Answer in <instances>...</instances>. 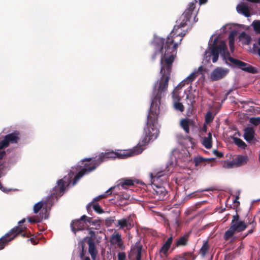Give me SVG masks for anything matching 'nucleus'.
<instances>
[{
  "instance_id": "nucleus-33",
  "label": "nucleus",
  "mask_w": 260,
  "mask_h": 260,
  "mask_svg": "<svg viewBox=\"0 0 260 260\" xmlns=\"http://www.w3.org/2000/svg\"><path fill=\"white\" fill-rule=\"evenodd\" d=\"M240 37L243 39L245 41V44H249L251 41V37L246 34L245 32H242L240 34Z\"/></svg>"
},
{
  "instance_id": "nucleus-15",
  "label": "nucleus",
  "mask_w": 260,
  "mask_h": 260,
  "mask_svg": "<svg viewBox=\"0 0 260 260\" xmlns=\"http://www.w3.org/2000/svg\"><path fill=\"white\" fill-rule=\"evenodd\" d=\"M194 122L192 120L189 118H183L180 121V125L186 133H189V126L193 125Z\"/></svg>"
},
{
  "instance_id": "nucleus-59",
  "label": "nucleus",
  "mask_w": 260,
  "mask_h": 260,
  "mask_svg": "<svg viewBox=\"0 0 260 260\" xmlns=\"http://www.w3.org/2000/svg\"><path fill=\"white\" fill-rule=\"evenodd\" d=\"M207 126L206 125H204L203 127V131L206 132L207 131Z\"/></svg>"
},
{
  "instance_id": "nucleus-24",
  "label": "nucleus",
  "mask_w": 260,
  "mask_h": 260,
  "mask_svg": "<svg viewBox=\"0 0 260 260\" xmlns=\"http://www.w3.org/2000/svg\"><path fill=\"white\" fill-rule=\"evenodd\" d=\"M87 223H89L93 226L92 229L99 230L101 228V221L100 220L93 219L92 217H88L86 219Z\"/></svg>"
},
{
  "instance_id": "nucleus-36",
  "label": "nucleus",
  "mask_w": 260,
  "mask_h": 260,
  "mask_svg": "<svg viewBox=\"0 0 260 260\" xmlns=\"http://www.w3.org/2000/svg\"><path fill=\"white\" fill-rule=\"evenodd\" d=\"M214 116L211 111H208L205 116V121L207 123H210L213 121Z\"/></svg>"
},
{
  "instance_id": "nucleus-30",
  "label": "nucleus",
  "mask_w": 260,
  "mask_h": 260,
  "mask_svg": "<svg viewBox=\"0 0 260 260\" xmlns=\"http://www.w3.org/2000/svg\"><path fill=\"white\" fill-rule=\"evenodd\" d=\"M183 260H195L196 255L191 252H185L182 253Z\"/></svg>"
},
{
  "instance_id": "nucleus-52",
  "label": "nucleus",
  "mask_w": 260,
  "mask_h": 260,
  "mask_svg": "<svg viewBox=\"0 0 260 260\" xmlns=\"http://www.w3.org/2000/svg\"><path fill=\"white\" fill-rule=\"evenodd\" d=\"M116 244H117L118 247L121 249H123L124 248V246L123 245V243L122 241V239L120 240V242H117L116 243Z\"/></svg>"
},
{
  "instance_id": "nucleus-31",
  "label": "nucleus",
  "mask_w": 260,
  "mask_h": 260,
  "mask_svg": "<svg viewBox=\"0 0 260 260\" xmlns=\"http://www.w3.org/2000/svg\"><path fill=\"white\" fill-rule=\"evenodd\" d=\"M234 143L239 147L245 148L246 147V144L241 139L238 138H234Z\"/></svg>"
},
{
  "instance_id": "nucleus-62",
  "label": "nucleus",
  "mask_w": 260,
  "mask_h": 260,
  "mask_svg": "<svg viewBox=\"0 0 260 260\" xmlns=\"http://www.w3.org/2000/svg\"><path fill=\"white\" fill-rule=\"evenodd\" d=\"M202 69H203V68H202V67L201 66L199 68L198 70H199V71L201 72L202 71Z\"/></svg>"
},
{
  "instance_id": "nucleus-2",
  "label": "nucleus",
  "mask_w": 260,
  "mask_h": 260,
  "mask_svg": "<svg viewBox=\"0 0 260 260\" xmlns=\"http://www.w3.org/2000/svg\"><path fill=\"white\" fill-rule=\"evenodd\" d=\"M196 8V5L191 3L184 13L180 16L179 19L176 21L177 24L174 26V29L168 36L166 40L162 38H156L154 45L162 53V56L174 61L177 54L178 46L181 44L185 32L178 33L179 28L183 27L187 25V22L193 15Z\"/></svg>"
},
{
  "instance_id": "nucleus-43",
  "label": "nucleus",
  "mask_w": 260,
  "mask_h": 260,
  "mask_svg": "<svg viewBox=\"0 0 260 260\" xmlns=\"http://www.w3.org/2000/svg\"><path fill=\"white\" fill-rule=\"evenodd\" d=\"M118 260H125L126 254L124 252H119L117 255Z\"/></svg>"
},
{
  "instance_id": "nucleus-23",
  "label": "nucleus",
  "mask_w": 260,
  "mask_h": 260,
  "mask_svg": "<svg viewBox=\"0 0 260 260\" xmlns=\"http://www.w3.org/2000/svg\"><path fill=\"white\" fill-rule=\"evenodd\" d=\"M118 186H121L123 188H126L128 186L134 185L135 181L131 179H123L120 181Z\"/></svg>"
},
{
  "instance_id": "nucleus-13",
  "label": "nucleus",
  "mask_w": 260,
  "mask_h": 260,
  "mask_svg": "<svg viewBox=\"0 0 260 260\" xmlns=\"http://www.w3.org/2000/svg\"><path fill=\"white\" fill-rule=\"evenodd\" d=\"M153 193L158 196V200H164L167 194V191L164 186L154 184Z\"/></svg>"
},
{
  "instance_id": "nucleus-19",
  "label": "nucleus",
  "mask_w": 260,
  "mask_h": 260,
  "mask_svg": "<svg viewBox=\"0 0 260 260\" xmlns=\"http://www.w3.org/2000/svg\"><path fill=\"white\" fill-rule=\"evenodd\" d=\"M237 11L239 13H241L245 17H248L250 15V11L248 7L244 4H239L236 7Z\"/></svg>"
},
{
  "instance_id": "nucleus-3",
  "label": "nucleus",
  "mask_w": 260,
  "mask_h": 260,
  "mask_svg": "<svg viewBox=\"0 0 260 260\" xmlns=\"http://www.w3.org/2000/svg\"><path fill=\"white\" fill-rule=\"evenodd\" d=\"M142 138L139 143V147H136L133 150H117V151H109L100 153L98 157L92 161V165L88 163H85L83 168L76 174L74 177L72 185L74 186L78 182L79 180L82 178L84 175L88 174L94 171L96 168L100 165L103 162L108 160L109 159H115L118 158L120 159H124L131 156L133 155L140 154L142 152L143 148L142 147L148 144L149 142L146 144H142Z\"/></svg>"
},
{
  "instance_id": "nucleus-64",
  "label": "nucleus",
  "mask_w": 260,
  "mask_h": 260,
  "mask_svg": "<svg viewBox=\"0 0 260 260\" xmlns=\"http://www.w3.org/2000/svg\"><path fill=\"white\" fill-rule=\"evenodd\" d=\"M189 98H191V96H189V95H187V96H186V98L188 99Z\"/></svg>"
},
{
  "instance_id": "nucleus-40",
  "label": "nucleus",
  "mask_w": 260,
  "mask_h": 260,
  "mask_svg": "<svg viewBox=\"0 0 260 260\" xmlns=\"http://www.w3.org/2000/svg\"><path fill=\"white\" fill-rule=\"evenodd\" d=\"M254 29L258 33H260V21H256L253 22Z\"/></svg>"
},
{
  "instance_id": "nucleus-54",
  "label": "nucleus",
  "mask_w": 260,
  "mask_h": 260,
  "mask_svg": "<svg viewBox=\"0 0 260 260\" xmlns=\"http://www.w3.org/2000/svg\"><path fill=\"white\" fill-rule=\"evenodd\" d=\"M212 55L213 56L212 62L213 63H215L217 61V60L218 59L219 54H215V55Z\"/></svg>"
},
{
  "instance_id": "nucleus-58",
  "label": "nucleus",
  "mask_w": 260,
  "mask_h": 260,
  "mask_svg": "<svg viewBox=\"0 0 260 260\" xmlns=\"http://www.w3.org/2000/svg\"><path fill=\"white\" fill-rule=\"evenodd\" d=\"M25 221V219H23L21 220H20V221H19L18 223L19 224H21L23 223Z\"/></svg>"
},
{
  "instance_id": "nucleus-35",
  "label": "nucleus",
  "mask_w": 260,
  "mask_h": 260,
  "mask_svg": "<svg viewBox=\"0 0 260 260\" xmlns=\"http://www.w3.org/2000/svg\"><path fill=\"white\" fill-rule=\"evenodd\" d=\"M235 167H236V163H235L234 159L232 161H225L223 165V168H227V169L233 168Z\"/></svg>"
},
{
  "instance_id": "nucleus-17",
  "label": "nucleus",
  "mask_w": 260,
  "mask_h": 260,
  "mask_svg": "<svg viewBox=\"0 0 260 260\" xmlns=\"http://www.w3.org/2000/svg\"><path fill=\"white\" fill-rule=\"evenodd\" d=\"M248 222H247V225L249 224L250 226V229L247 231V233L246 234H245L243 238H245L247 237L248 235L251 234L254 232L256 226V222L255 220L254 217L252 216H249L248 218Z\"/></svg>"
},
{
  "instance_id": "nucleus-61",
  "label": "nucleus",
  "mask_w": 260,
  "mask_h": 260,
  "mask_svg": "<svg viewBox=\"0 0 260 260\" xmlns=\"http://www.w3.org/2000/svg\"><path fill=\"white\" fill-rule=\"evenodd\" d=\"M257 54L260 56V48H258L257 50Z\"/></svg>"
},
{
  "instance_id": "nucleus-55",
  "label": "nucleus",
  "mask_w": 260,
  "mask_h": 260,
  "mask_svg": "<svg viewBox=\"0 0 260 260\" xmlns=\"http://www.w3.org/2000/svg\"><path fill=\"white\" fill-rule=\"evenodd\" d=\"M207 2V0H199L200 5L205 4Z\"/></svg>"
},
{
  "instance_id": "nucleus-5",
  "label": "nucleus",
  "mask_w": 260,
  "mask_h": 260,
  "mask_svg": "<svg viewBox=\"0 0 260 260\" xmlns=\"http://www.w3.org/2000/svg\"><path fill=\"white\" fill-rule=\"evenodd\" d=\"M219 53L221 54L223 59L225 60L226 63L229 64L226 61L228 60L241 70L248 73L254 74L257 72L256 69L250 64L231 57L228 50L227 46L224 42H221L218 45H214L211 48V55Z\"/></svg>"
},
{
  "instance_id": "nucleus-7",
  "label": "nucleus",
  "mask_w": 260,
  "mask_h": 260,
  "mask_svg": "<svg viewBox=\"0 0 260 260\" xmlns=\"http://www.w3.org/2000/svg\"><path fill=\"white\" fill-rule=\"evenodd\" d=\"M26 228L20 225L11 229L8 233L0 238V250L4 248L6 245L13 240L17 235H20L23 237H28L27 234L24 230Z\"/></svg>"
},
{
  "instance_id": "nucleus-38",
  "label": "nucleus",
  "mask_w": 260,
  "mask_h": 260,
  "mask_svg": "<svg viewBox=\"0 0 260 260\" xmlns=\"http://www.w3.org/2000/svg\"><path fill=\"white\" fill-rule=\"evenodd\" d=\"M155 40V39H154V41H153V45L155 47V52L153 53V54L151 56V60L152 61H154L155 60V59L156 58L157 55L159 54V53H161V57H160V59L161 58V56H162V53L159 51V50L156 47V46L154 45V41Z\"/></svg>"
},
{
  "instance_id": "nucleus-27",
  "label": "nucleus",
  "mask_w": 260,
  "mask_h": 260,
  "mask_svg": "<svg viewBox=\"0 0 260 260\" xmlns=\"http://www.w3.org/2000/svg\"><path fill=\"white\" fill-rule=\"evenodd\" d=\"M209 249V245L208 241H205L203 243L202 246L200 249L199 253L203 256L204 257L207 254Z\"/></svg>"
},
{
  "instance_id": "nucleus-47",
  "label": "nucleus",
  "mask_w": 260,
  "mask_h": 260,
  "mask_svg": "<svg viewBox=\"0 0 260 260\" xmlns=\"http://www.w3.org/2000/svg\"><path fill=\"white\" fill-rule=\"evenodd\" d=\"M182 254L175 255L171 260H183Z\"/></svg>"
},
{
  "instance_id": "nucleus-16",
  "label": "nucleus",
  "mask_w": 260,
  "mask_h": 260,
  "mask_svg": "<svg viewBox=\"0 0 260 260\" xmlns=\"http://www.w3.org/2000/svg\"><path fill=\"white\" fill-rule=\"evenodd\" d=\"M244 139L248 142H251L253 140L255 134L253 128L252 127H247L244 129Z\"/></svg>"
},
{
  "instance_id": "nucleus-42",
  "label": "nucleus",
  "mask_w": 260,
  "mask_h": 260,
  "mask_svg": "<svg viewBox=\"0 0 260 260\" xmlns=\"http://www.w3.org/2000/svg\"><path fill=\"white\" fill-rule=\"evenodd\" d=\"M141 250L142 247L139 246L137 248V252L136 257V260H141Z\"/></svg>"
},
{
  "instance_id": "nucleus-41",
  "label": "nucleus",
  "mask_w": 260,
  "mask_h": 260,
  "mask_svg": "<svg viewBox=\"0 0 260 260\" xmlns=\"http://www.w3.org/2000/svg\"><path fill=\"white\" fill-rule=\"evenodd\" d=\"M87 230L89 231V234L90 235V237H85V238H91V239H93L95 238L96 235L95 232H94L92 230L93 229H92L91 228L87 227Z\"/></svg>"
},
{
  "instance_id": "nucleus-37",
  "label": "nucleus",
  "mask_w": 260,
  "mask_h": 260,
  "mask_svg": "<svg viewBox=\"0 0 260 260\" xmlns=\"http://www.w3.org/2000/svg\"><path fill=\"white\" fill-rule=\"evenodd\" d=\"M174 108L176 110H178L180 112L184 111V107L182 103H180L179 102H175L174 103Z\"/></svg>"
},
{
  "instance_id": "nucleus-63",
  "label": "nucleus",
  "mask_w": 260,
  "mask_h": 260,
  "mask_svg": "<svg viewBox=\"0 0 260 260\" xmlns=\"http://www.w3.org/2000/svg\"><path fill=\"white\" fill-rule=\"evenodd\" d=\"M257 43L260 46V38L257 40Z\"/></svg>"
},
{
  "instance_id": "nucleus-49",
  "label": "nucleus",
  "mask_w": 260,
  "mask_h": 260,
  "mask_svg": "<svg viewBox=\"0 0 260 260\" xmlns=\"http://www.w3.org/2000/svg\"><path fill=\"white\" fill-rule=\"evenodd\" d=\"M161 173H159L158 174H157L155 176H153V174L151 173V178L152 179V180H153L154 181H155V178H156L157 179L158 178H159L160 177H161L162 176V175L160 174Z\"/></svg>"
},
{
  "instance_id": "nucleus-51",
  "label": "nucleus",
  "mask_w": 260,
  "mask_h": 260,
  "mask_svg": "<svg viewBox=\"0 0 260 260\" xmlns=\"http://www.w3.org/2000/svg\"><path fill=\"white\" fill-rule=\"evenodd\" d=\"M234 43L235 42L229 41V47L232 52L234 50Z\"/></svg>"
},
{
  "instance_id": "nucleus-28",
  "label": "nucleus",
  "mask_w": 260,
  "mask_h": 260,
  "mask_svg": "<svg viewBox=\"0 0 260 260\" xmlns=\"http://www.w3.org/2000/svg\"><path fill=\"white\" fill-rule=\"evenodd\" d=\"M198 75V72H192L187 77V78L185 80H184V84H188L189 83H192L195 80Z\"/></svg>"
},
{
  "instance_id": "nucleus-9",
  "label": "nucleus",
  "mask_w": 260,
  "mask_h": 260,
  "mask_svg": "<svg viewBox=\"0 0 260 260\" xmlns=\"http://www.w3.org/2000/svg\"><path fill=\"white\" fill-rule=\"evenodd\" d=\"M88 217L86 215H83L79 219L73 220L71 223L72 231L76 234L77 231L84 230L89 225L87 224V218Z\"/></svg>"
},
{
  "instance_id": "nucleus-29",
  "label": "nucleus",
  "mask_w": 260,
  "mask_h": 260,
  "mask_svg": "<svg viewBox=\"0 0 260 260\" xmlns=\"http://www.w3.org/2000/svg\"><path fill=\"white\" fill-rule=\"evenodd\" d=\"M214 159H215V158H213L206 159L201 156H199V157H197L194 158L193 161H194L196 166H198L199 164H200L202 162H205L206 161H213Z\"/></svg>"
},
{
  "instance_id": "nucleus-21",
  "label": "nucleus",
  "mask_w": 260,
  "mask_h": 260,
  "mask_svg": "<svg viewBox=\"0 0 260 260\" xmlns=\"http://www.w3.org/2000/svg\"><path fill=\"white\" fill-rule=\"evenodd\" d=\"M86 208L88 213H89L90 212H91V209H93L95 212H96L98 213H102L104 212L101 206L98 203H95L93 202L89 203L87 206Z\"/></svg>"
},
{
  "instance_id": "nucleus-46",
  "label": "nucleus",
  "mask_w": 260,
  "mask_h": 260,
  "mask_svg": "<svg viewBox=\"0 0 260 260\" xmlns=\"http://www.w3.org/2000/svg\"><path fill=\"white\" fill-rule=\"evenodd\" d=\"M213 153L214 154H215L218 157H219V158H221L222 157H223V154L221 152H219L218 151V150H214L213 151Z\"/></svg>"
},
{
  "instance_id": "nucleus-56",
  "label": "nucleus",
  "mask_w": 260,
  "mask_h": 260,
  "mask_svg": "<svg viewBox=\"0 0 260 260\" xmlns=\"http://www.w3.org/2000/svg\"><path fill=\"white\" fill-rule=\"evenodd\" d=\"M230 92H231V90H229V91H228L225 93V96H224V99H223L224 100H225V99H227V97H228V96L230 94Z\"/></svg>"
},
{
  "instance_id": "nucleus-53",
  "label": "nucleus",
  "mask_w": 260,
  "mask_h": 260,
  "mask_svg": "<svg viewBox=\"0 0 260 260\" xmlns=\"http://www.w3.org/2000/svg\"><path fill=\"white\" fill-rule=\"evenodd\" d=\"M212 55L213 56L212 62L213 63H215L217 61V60L218 59L219 54H215V55Z\"/></svg>"
},
{
  "instance_id": "nucleus-4",
  "label": "nucleus",
  "mask_w": 260,
  "mask_h": 260,
  "mask_svg": "<svg viewBox=\"0 0 260 260\" xmlns=\"http://www.w3.org/2000/svg\"><path fill=\"white\" fill-rule=\"evenodd\" d=\"M74 176V173L71 171L63 178L59 179L57 181V185H56L53 189V192L50 196L48 197V200L46 201H40L36 203L33 208L34 212L35 214L38 213L44 205L47 204L50 202H52V200L57 199L58 197H61L63 195L66 187H68L72 181V178Z\"/></svg>"
},
{
  "instance_id": "nucleus-6",
  "label": "nucleus",
  "mask_w": 260,
  "mask_h": 260,
  "mask_svg": "<svg viewBox=\"0 0 260 260\" xmlns=\"http://www.w3.org/2000/svg\"><path fill=\"white\" fill-rule=\"evenodd\" d=\"M233 215L232 219L229 229L226 231L223 235V239L228 241L233 238L234 235L238 233L242 232L247 228V222H245L240 219V216L237 213Z\"/></svg>"
},
{
  "instance_id": "nucleus-34",
  "label": "nucleus",
  "mask_w": 260,
  "mask_h": 260,
  "mask_svg": "<svg viewBox=\"0 0 260 260\" xmlns=\"http://www.w3.org/2000/svg\"><path fill=\"white\" fill-rule=\"evenodd\" d=\"M121 240V235L117 233L116 235H113L112 236V238L111 239V242L113 244H116L117 242H120Z\"/></svg>"
},
{
  "instance_id": "nucleus-20",
  "label": "nucleus",
  "mask_w": 260,
  "mask_h": 260,
  "mask_svg": "<svg viewBox=\"0 0 260 260\" xmlns=\"http://www.w3.org/2000/svg\"><path fill=\"white\" fill-rule=\"evenodd\" d=\"M172 242L173 237L172 236H171L167 239L166 242L164 244V245L160 248L159 252L166 255L168 253V251L170 249Z\"/></svg>"
},
{
  "instance_id": "nucleus-12",
  "label": "nucleus",
  "mask_w": 260,
  "mask_h": 260,
  "mask_svg": "<svg viewBox=\"0 0 260 260\" xmlns=\"http://www.w3.org/2000/svg\"><path fill=\"white\" fill-rule=\"evenodd\" d=\"M117 222L118 225L122 229H125L127 230H129L134 226L133 220L130 216L118 220Z\"/></svg>"
},
{
  "instance_id": "nucleus-26",
  "label": "nucleus",
  "mask_w": 260,
  "mask_h": 260,
  "mask_svg": "<svg viewBox=\"0 0 260 260\" xmlns=\"http://www.w3.org/2000/svg\"><path fill=\"white\" fill-rule=\"evenodd\" d=\"M85 244L84 243V240H80L78 243V248H79L80 252L79 253V256L80 258L82 259V260L85 258L84 255L85 253Z\"/></svg>"
},
{
  "instance_id": "nucleus-22",
  "label": "nucleus",
  "mask_w": 260,
  "mask_h": 260,
  "mask_svg": "<svg viewBox=\"0 0 260 260\" xmlns=\"http://www.w3.org/2000/svg\"><path fill=\"white\" fill-rule=\"evenodd\" d=\"M202 144L207 149H210L212 147V140L211 133H208L207 137L204 138Z\"/></svg>"
},
{
  "instance_id": "nucleus-32",
  "label": "nucleus",
  "mask_w": 260,
  "mask_h": 260,
  "mask_svg": "<svg viewBox=\"0 0 260 260\" xmlns=\"http://www.w3.org/2000/svg\"><path fill=\"white\" fill-rule=\"evenodd\" d=\"M115 188V187H112L110 189H109L105 193L99 196L98 197H97L96 199H94L95 201H98L100 199L105 198L107 197L108 195L111 194L112 193V190Z\"/></svg>"
},
{
  "instance_id": "nucleus-39",
  "label": "nucleus",
  "mask_w": 260,
  "mask_h": 260,
  "mask_svg": "<svg viewBox=\"0 0 260 260\" xmlns=\"http://www.w3.org/2000/svg\"><path fill=\"white\" fill-rule=\"evenodd\" d=\"M249 122L255 126L258 125L260 124V117H251Z\"/></svg>"
},
{
  "instance_id": "nucleus-10",
  "label": "nucleus",
  "mask_w": 260,
  "mask_h": 260,
  "mask_svg": "<svg viewBox=\"0 0 260 260\" xmlns=\"http://www.w3.org/2000/svg\"><path fill=\"white\" fill-rule=\"evenodd\" d=\"M228 69L217 67L215 69L211 74V79L213 81H217L224 78L229 73Z\"/></svg>"
},
{
  "instance_id": "nucleus-25",
  "label": "nucleus",
  "mask_w": 260,
  "mask_h": 260,
  "mask_svg": "<svg viewBox=\"0 0 260 260\" xmlns=\"http://www.w3.org/2000/svg\"><path fill=\"white\" fill-rule=\"evenodd\" d=\"M236 167H239L246 163L247 160V156L239 155L235 159Z\"/></svg>"
},
{
  "instance_id": "nucleus-8",
  "label": "nucleus",
  "mask_w": 260,
  "mask_h": 260,
  "mask_svg": "<svg viewBox=\"0 0 260 260\" xmlns=\"http://www.w3.org/2000/svg\"><path fill=\"white\" fill-rule=\"evenodd\" d=\"M21 134L18 131L6 135L3 139H0V149L8 147L10 144H17L20 140Z\"/></svg>"
},
{
  "instance_id": "nucleus-1",
  "label": "nucleus",
  "mask_w": 260,
  "mask_h": 260,
  "mask_svg": "<svg viewBox=\"0 0 260 260\" xmlns=\"http://www.w3.org/2000/svg\"><path fill=\"white\" fill-rule=\"evenodd\" d=\"M173 62L172 59L163 56L160 60L161 76L154 86L153 96L147 115L146 126L144 129L145 136L142 141V144L148 143L158 136L159 131L155 125L157 123L159 114L160 99L167 90Z\"/></svg>"
},
{
  "instance_id": "nucleus-50",
  "label": "nucleus",
  "mask_w": 260,
  "mask_h": 260,
  "mask_svg": "<svg viewBox=\"0 0 260 260\" xmlns=\"http://www.w3.org/2000/svg\"><path fill=\"white\" fill-rule=\"evenodd\" d=\"M2 149H0V161H1L4 157L6 155V153L4 150H1Z\"/></svg>"
},
{
  "instance_id": "nucleus-44",
  "label": "nucleus",
  "mask_w": 260,
  "mask_h": 260,
  "mask_svg": "<svg viewBox=\"0 0 260 260\" xmlns=\"http://www.w3.org/2000/svg\"><path fill=\"white\" fill-rule=\"evenodd\" d=\"M6 163L5 162H2V161H0V178L2 175L3 171L6 168Z\"/></svg>"
},
{
  "instance_id": "nucleus-11",
  "label": "nucleus",
  "mask_w": 260,
  "mask_h": 260,
  "mask_svg": "<svg viewBox=\"0 0 260 260\" xmlns=\"http://www.w3.org/2000/svg\"><path fill=\"white\" fill-rule=\"evenodd\" d=\"M82 240H84V243L86 242L88 245V251L93 260H95L98 250L95 247L94 240L91 238H84Z\"/></svg>"
},
{
  "instance_id": "nucleus-48",
  "label": "nucleus",
  "mask_w": 260,
  "mask_h": 260,
  "mask_svg": "<svg viewBox=\"0 0 260 260\" xmlns=\"http://www.w3.org/2000/svg\"><path fill=\"white\" fill-rule=\"evenodd\" d=\"M239 199V197L238 196H237L235 199H234V200L233 201V203L235 204V206H236V208H238V207L240 205V202L239 201H238Z\"/></svg>"
},
{
  "instance_id": "nucleus-57",
  "label": "nucleus",
  "mask_w": 260,
  "mask_h": 260,
  "mask_svg": "<svg viewBox=\"0 0 260 260\" xmlns=\"http://www.w3.org/2000/svg\"><path fill=\"white\" fill-rule=\"evenodd\" d=\"M92 160L91 158H87L83 160V161H91Z\"/></svg>"
},
{
  "instance_id": "nucleus-14",
  "label": "nucleus",
  "mask_w": 260,
  "mask_h": 260,
  "mask_svg": "<svg viewBox=\"0 0 260 260\" xmlns=\"http://www.w3.org/2000/svg\"><path fill=\"white\" fill-rule=\"evenodd\" d=\"M188 238L189 234H185L180 237L178 239L176 240L173 245L174 248L186 246L188 244Z\"/></svg>"
},
{
  "instance_id": "nucleus-60",
  "label": "nucleus",
  "mask_w": 260,
  "mask_h": 260,
  "mask_svg": "<svg viewBox=\"0 0 260 260\" xmlns=\"http://www.w3.org/2000/svg\"><path fill=\"white\" fill-rule=\"evenodd\" d=\"M83 260H90V258L89 256H86Z\"/></svg>"
},
{
  "instance_id": "nucleus-45",
  "label": "nucleus",
  "mask_w": 260,
  "mask_h": 260,
  "mask_svg": "<svg viewBox=\"0 0 260 260\" xmlns=\"http://www.w3.org/2000/svg\"><path fill=\"white\" fill-rule=\"evenodd\" d=\"M229 41L235 42V33L232 31L231 32L229 36Z\"/></svg>"
},
{
  "instance_id": "nucleus-18",
  "label": "nucleus",
  "mask_w": 260,
  "mask_h": 260,
  "mask_svg": "<svg viewBox=\"0 0 260 260\" xmlns=\"http://www.w3.org/2000/svg\"><path fill=\"white\" fill-rule=\"evenodd\" d=\"M47 210L46 209H45V213H40V216H36L34 217H28V221L31 223H39L40 222L42 219L44 218L45 219L47 218V216L46 215Z\"/></svg>"
}]
</instances>
